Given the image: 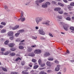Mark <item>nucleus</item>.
I'll use <instances>...</instances> for the list:
<instances>
[{
  "instance_id": "nucleus-64",
  "label": "nucleus",
  "mask_w": 74,
  "mask_h": 74,
  "mask_svg": "<svg viewBox=\"0 0 74 74\" xmlns=\"http://www.w3.org/2000/svg\"><path fill=\"white\" fill-rule=\"evenodd\" d=\"M62 73L60 72H59L57 74H61Z\"/></svg>"
},
{
  "instance_id": "nucleus-18",
  "label": "nucleus",
  "mask_w": 74,
  "mask_h": 74,
  "mask_svg": "<svg viewBox=\"0 0 74 74\" xmlns=\"http://www.w3.org/2000/svg\"><path fill=\"white\" fill-rule=\"evenodd\" d=\"M28 52H31V51H32L33 50V49L30 47H28Z\"/></svg>"
},
{
  "instance_id": "nucleus-13",
  "label": "nucleus",
  "mask_w": 74,
  "mask_h": 74,
  "mask_svg": "<svg viewBox=\"0 0 74 74\" xmlns=\"http://www.w3.org/2000/svg\"><path fill=\"white\" fill-rule=\"evenodd\" d=\"M28 71L27 70H26L25 71H23L22 72V73L23 74H28L29 72H27Z\"/></svg>"
},
{
  "instance_id": "nucleus-31",
  "label": "nucleus",
  "mask_w": 74,
  "mask_h": 74,
  "mask_svg": "<svg viewBox=\"0 0 74 74\" xmlns=\"http://www.w3.org/2000/svg\"><path fill=\"white\" fill-rule=\"evenodd\" d=\"M2 70H3L4 71H7V69L5 68H2Z\"/></svg>"
},
{
  "instance_id": "nucleus-58",
  "label": "nucleus",
  "mask_w": 74,
  "mask_h": 74,
  "mask_svg": "<svg viewBox=\"0 0 74 74\" xmlns=\"http://www.w3.org/2000/svg\"><path fill=\"white\" fill-rule=\"evenodd\" d=\"M63 1L64 2H65V3H67V1L66 0H63Z\"/></svg>"
},
{
  "instance_id": "nucleus-63",
  "label": "nucleus",
  "mask_w": 74,
  "mask_h": 74,
  "mask_svg": "<svg viewBox=\"0 0 74 74\" xmlns=\"http://www.w3.org/2000/svg\"><path fill=\"white\" fill-rule=\"evenodd\" d=\"M7 11H8V12H9V11H10V9H8L7 10H6Z\"/></svg>"
},
{
  "instance_id": "nucleus-37",
  "label": "nucleus",
  "mask_w": 74,
  "mask_h": 74,
  "mask_svg": "<svg viewBox=\"0 0 74 74\" xmlns=\"http://www.w3.org/2000/svg\"><path fill=\"white\" fill-rule=\"evenodd\" d=\"M4 8L5 9V10H7L8 9V7L7 5H5L4 7Z\"/></svg>"
},
{
  "instance_id": "nucleus-45",
  "label": "nucleus",
  "mask_w": 74,
  "mask_h": 74,
  "mask_svg": "<svg viewBox=\"0 0 74 74\" xmlns=\"http://www.w3.org/2000/svg\"><path fill=\"white\" fill-rule=\"evenodd\" d=\"M32 63H30L29 64V66H30V67H32Z\"/></svg>"
},
{
  "instance_id": "nucleus-22",
  "label": "nucleus",
  "mask_w": 74,
  "mask_h": 74,
  "mask_svg": "<svg viewBox=\"0 0 74 74\" xmlns=\"http://www.w3.org/2000/svg\"><path fill=\"white\" fill-rule=\"evenodd\" d=\"M21 22H23V21H25V20L26 19V18H25V17H22L21 18Z\"/></svg>"
},
{
  "instance_id": "nucleus-47",
  "label": "nucleus",
  "mask_w": 74,
  "mask_h": 74,
  "mask_svg": "<svg viewBox=\"0 0 74 74\" xmlns=\"http://www.w3.org/2000/svg\"><path fill=\"white\" fill-rule=\"evenodd\" d=\"M58 18V19H62V16H58L57 17Z\"/></svg>"
},
{
  "instance_id": "nucleus-43",
  "label": "nucleus",
  "mask_w": 74,
  "mask_h": 74,
  "mask_svg": "<svg viewBox=\"0 0 74 74\" xmlns=\"http://www.w3.org/2000/svg\"><path fill=\"white\" fill-rule=\"evenodd\" d=\"M41 40H45V38L43 37H40Z\"/></svg>"
},
{
  "instance_id": "nucleus-27",
  "label": "nucleus",
  "mask_w": 74,
  "mask_h": 74,
  "mask_svg": "<svg viewBox=\"0 0 74 74\" xmlns=\"http://www.w3.org/2000/svg\"><path fill=\"white\" fill-rule=\"evenodd\" d=\"M12 56H15V53H12L10 54Z\"/></svg>"
},
{
  "instance_id": "nucleus-8",
  "label": "nucleus",
  "mask_w": 74,
  "mask_h": 74,
  "mask_svg": "<svg viewBox=\"0 0 74 74\" xmlns=\"http://www.w3.org/2000/svg\"><path fill=\"white\" fill-rule=\"evenodd\" d=\"M49 22H50V21H45L43 22L42 23L44 25H49Z\"/></svg>"
},
{
  "instance_id": "nucleus-59",
  "label": "nucleus",
  "mask_w": 74,
  "mask_h": 74,
  "mask_svg": "<svg viewBox=\"0 0 74 74\" xmlns=\"http://www.w3.org/2000/svg\"><path fill=\"white\" fill-rule=\"evenodd\" d=\"M14 74H19V73L18 72H14Z\"/></svg>"
},
{
  "instance_id": "nucleus-41",
  "label": "nucleus",
  "mask_w": 74,
  "mask_h": 74,
  "mask_svg": "<svg viewBox=\"0 0 74 74\" xmlns=\"http://www.w3.org/2000/svg\"><path fill=\"white\" fill-rule=\"evenodd\" d=\"M38 62L39 64H41V59H39V60L38 61Z\"/></svg>"
},
{
  "instance_id": "nucleus-60",
  "label": "nucleus",
  "mask_w": 74,
  "mask_h": 74,
  "mask_svg": "<svg viewBox=\"0 0 74 74\" xmlns=\"http://www.w3.org/2000/svg\"><path fill=\"white\" fill-rule=\"evenodd\" d=\"M68 14L66 13H65L64 14V15H67Z\"/></svg>"
},
{
  "instance_id": "nucleus-9",
  "label": "nucleus",
  "mask_w": 74,
  "mask_h": 74,
  "mask_svg": "<svg viewBox=\"0 0 74 74\" xmlns=\"http://www.w3.org/2000/svg\"><path fill=\"white\" fill-rule=\"evenodd\" d=\"M14 34V33L12 31H10L8 33V36H12Z\"/></svg>"
},
{
  "instance_id": "nucleus-20",
  "label": "nucleus",
  "mask_w": 74,
  "mask_h": 74,
  "mask_svg": "<svg viewBox=\"0 0 74 74\" xmlns=\"http://www.w3.org/2000/svg\"><path fill=\"white\" fill-rule=\"evenodd\" d=\"M19 34H20V33L18 32V33H16L15 35V37H18L19 36Z\"/></svg>"
},
{
  "instance_id": "nucleus-44",
  "label": "nucleus",
  "mask_w": 74,
  "mask_h": 74,
  "mask_svg": "<svg viewBox=\"0 0 74 74\" xmlns=\"http://www.w3.org/2000/svg\"><path fill=\"white\" fill-rule=\"evenodd\" d=\"M37 47V46L36 45H32L31 46V47L32 48H36V47Z\"/></svg>"
},
{
  "instance_id": "nucleus-15",
  "label": "nucleus",
  "mask_w": 74,
  "mask_h": 74,
  "mask_svg": "<svg viewBox=\"0 0 74 74\" xmlns=\"http://www.w3.org/2000/svg\"><path fill=\"white\" fill-rule=\"evenodd\" d=\"M50 55V53H49L48 52H47L45 53L44 54V56L45 57H46V56H49V55Z\"/></svg>"
},
{
  "instance_id": "nucleus-54",
  "label": "nucleus",
  "mask_w": 74,
  "mask_h": 74,
  "mask_svg": "<svg viewBox=\"0 0 74 74\" xmlns=\"http://www.w3.org/2000/svg\"><path fill=\"white\" fill-rule=\"evenodd\" d=\"M45 65V64H43L41 65V67H44Z\"/></svg>"
},
{
  "instance_id": "nucleus-19",
  "label": "nucleus",
  "mask_w": 74,
  "mask_h": 74,
  "mask_svg": "<svg viewBox=\"0 0 74 74\" xmlns=\"http://www.w3.org/2000/svg\"><path fill=\"white\" fill-rule=\"evenodd\" d=\"M29 56H33V57L34 56H35V55L34 54V53H29Z\"/></svg>"
},
{
  "instance_id": "nucleus-24",
  "label": "nucleus",
  "mask_w": 74,
  "mask_h": 74,
  "mask_svg": "<svg viewBox=\"0 0 74 74\" xmlns=\"http://www.w3.org/2000/svg\"><path fill=\"white\" fill-rule=\"evenodd\" d=\"M5 32H6V30L5 29H2V30L1 31V32L2 33H5Z\"/></svg>"
},
{
  "instance_id": "nucleus-40",
  "label": "nucleus",
  "mask_w": 74,
  "mask_h": 74,
  "mask_svg": "<svg viewBox=\"0 0 74 74\" xmlns=\"http://www.w3.org/2000/svg\"><path fill=\"white\" fill-rule=\"evenodd\" d=\"M1 25H6V23L4 22H2L1 23Z\"/></svg>"
},
{
  "instance_id": "nucleus-33",
  "label": "nucleus",
  "mask_w": 74,
  "mask_h": 74,
  "mask_svg": "<svg viewBox=\"0 0 74 74\" xmlns=\"http://www.w3.org/2000/svg\"><path fill=\"white\" fill-rule=\"evenodd\" d=\"M25 64V61H23L21 63V64L22 66H24Z\"/></svg>"
},
{
  "instance_id": "nucleus-36",
  "label": "nucleus",
  "mask_w": 74,
  "mask_h": 74,
  "mask_svg": "<svg viewBox=\"0 0 74 74\" xmlns=\"http://www.w3.org/2000/svg\"><path fill=\"white\" fill-rule=\"evenodd\" d=\"M71 30H72L73 31H74V27H70Z\"/></svg>"
},
{
  "instance_id": "nucleus-53",
  "label": "nucleus",
  "mask_w": 74,
  "mask_h": 74,
  "mask_svg": "<svg viewBox=\"0 0 74 74\" xmlns=\"http://www.w3.org/2000/svg\"><path fill=\"white\" fill-rule=\"evenodd\" d=\"M66 71V68H65L64 69V72H65Z\"/></svg>"
},
{
  "instance_id": "nucleus-3",
  "label": "nucleus",
  "mask_w": 74,
  "mask_h": 74,
  "mask_svg": "<svg viewBox=\"0 0 74 74\" xmlns=\"http://www.w3.org/2000/svg\"><path fill=\"white\" fill-rule=\"evenodd\" d=\"M70 5H68V8L70 10V11H71V10H73V6H74V2H71L70 4Z\"/></svg>"
},
{
  "instance_id": "nucleus-21",
  "label": "nucleus",
  "mask_w": 74,
  "mask_h": 74,
  "mask_svg": "<svg viewBox=\"0 0 74 74\" xmlns=\"http://www.w3.org/2000/svg\"><path fill=\"white\" fill-rule=\"evenodd\" d=\"M25 32V30L23 29H21L20 30H19L18 31V32L19 33H20H20H23Z\"/></svg>"
},
{
  "instance_id": "nucleus-1",
  "label": "nucleus",
  "mask_w": 74,
  "mask_h": 74,
  "mask_svg": "<svg viewBox=\"0 0 74 74\" xmlns=\"http://www.w3.org/2000/svg\"><path fill=\"white\" fill-rule=\"evenodd\" d=\"M60 24L61 25H62L64 30L66 31H67V30H68V29L69 27V25L66 24H64V23L62 22H60Z\"/></svg>"
},
{
  "instance_id": "nucleus-39",
  "label": "nucleus",
  "mask_w": 74,
  "mask_h": 74,
  "mask_svg": "<svg viewBox=\"0 0 74 74\" xmlns=\"http://www.w3.org/2000/svg\"><path fill=\"white\" fill-rule=\"evenodd\" d=\"M66 20H67L68 21H70V20H71V18H70L68 17H67L66 18Z\"/></svg>"
},
{
  "instance_id": "nucleus-35",
  "label": "nucleus",
  "mask_w": 74,
  "mask_h": 74,
  "mask_svg": "<svg viewBox=\"0 0 74 74\" xmlns=\"http://www.w3.org/2000/svg\"><path fill=\"white\" fill-rule=\"evenodd\" d=\"M45 3L47 5H50V4H51V3H50V2H46Z\"/></svg>"
},
{
  "instance_id": "nucleus-50",
  "label": "nucleus",
  "mask_w": 74,
  "mask_h": 74,
  "mask_svg": "<svg viewBox=\"0 0 74 74\" xmlns=\"http://www.w3.org/2000/svg\"><path fill=\"white\" fill-rule=\"evenodd\" d=\"M44 72L43 71H42L39 73V74H43Z\"/></svg>"
},
{
  "instance_id": "nucleus-55",
  "label": "nucleus",
  "mask_w": 74,
  "mask_h": 74,
  "mask_svg": "<svg viewBox=\"0 0 74 74\" xmlns=\"http://www.w3.org/2000/svg\"><path fill=\"white\" fill-rule=\"evenodd\" d=\"M45 68H40L39 69V70H43L45 69Z\"/></svg>"
},
{
  "instance_id": "nucleus-6",
  "label": "nucleus",
  "mask_w": 74,
  "mask_h": 74,
  "mask_svg": "<svg viewBox=\"0 0 74 74\" xmlns=\"http://www.w3.org/2000/svg\"><path fill=\"white\" fill-rule=\"evenodd\" d=\"M39 33L41 35H45V32H44L43 29H39Z\"/></svg>"
},
{
  "instance_id": "nucleus-38",
  "label": "nucleus",
  "mask_w": 74,
  "mask_h": 74,
  "mask_svg": "<svg viewBox=\"0 0 74 74\" xmlns=\"http://www.w3.org/2000/svg\"><path fill=\"white\" fill-rule=\"evenodd\" d=\"M23 14H24V13L23 11H21V17H22L23 16Z\"/></svg>"
},
{
  "instance_id": "nucleus-32",
  "label": "nucleus",
  "mask_w": 74,
  "mask_h": 74,
  "mask_svg": "<svg viewBox=\"0 0 74 74\" xmlns=\"http://www.w3.org/2000/svg\"><path fill=\"white\" fill-rule=\"evenodd\" d=\"M38 67V66L37 65H35L34 67V69H37Z\"/></svg>"
},
{
  "instance_id": "nucleus-23",
  "label": "nucleus",
  "mask_w": 74,
  "mask_h": 74,
  "mask_svg": "<svg viewBox=\"0 0 74 74\" xmlns=\"http://www.w3.org/2000/svg\"><path fill=\"white\" fill-rule=\"evenodd\" d=\"M48 60H49V61H52L53 60V58H48Z\"/></svg>"
},
{
  "instance_id": "nucleus-30",
  "label": "nucleus",
  "mask_w": 74,
  "mask_h": 74,
  "mask_svg": "<svg viewBox=\"0 0 74 74\" xmlns=\"http://www.w3.org/2000/svg\"><path fill=\"white\" fill-rule=\"evenodd\" d=\"M8 42H9V41L8 40H6L5 42V45H7L8 44Z\"/></svg>"
},
{
  "instance_id": "nucleus-46",
  "label": "nucleus",
  "mask_w": 74,
  "mask_h": 74,
  "mask_svg": "<svg viewBox=\"0 0 74 74\" xmlns=\"http://www.w3.org/2000/svg\"><path fill=\"white\" fill-rule=\"evenodd\" d=\"M54 62L55 63H57V64H58L59 63V62L57 60H56Z\"/></svg>"
},
{
  "instance_id": "nucleus-28",
  "label": "nucleus",
  "mask_w": 74,
  "mask_h": 74,
  "mask_svg": "<svg viewBox=\"0 0 74 74\" xmlns=\"http://www.w3.org/2000/svg\"><path fill=\"white\" fill-rule=\"evenodd\" d=\"M10 40H13L14 39V36H13V35L10 36Z\"/></svg>"
},
{
  "instance_id": "nucleus-17",
  "label": "nucleus",
  "mask_w": 74,
  "mask_h": 74,
  "mask_svg": "<svg viewBox=\"0 0 74 74\" xmlns=\"http://www.w3.org/2000/svg\"><path fill=\"white\" fill-rule=\"evenodd\" d=\"M61 10V8H57L54 9V11H60Z\"/></svg>"
},
{
  "instance_id": "nucleus-5",
  "label": "nucleus",
  "mask_w": 74,
  "mask_h": 74,
  "mask_svg": "<svg viewBox=\"0 0 74 74\" xmlns=\"http://www.w3.org/2000/svg\"><path fill=\"white\" fill-rule=\"evenodd\" d=\"M34 53H37V54H40L41 53V51L39 49L35 50L34 51Z\"/></svg>"
},
{
  "instance_id": "nucleus-42",
  "label": "nucleus",
  "mask_w": 74,
  "mask_h": 74,
  "mask_svg": "<svg viewBox=\"0 0 74 74\" xmlns=\"http://www.w3.org/2000/svg\"><path fill=\"white\" fill-rule=\"evenodd\" d=\"M32 61L33 62H34V63H35V62H36V60L34 59H33L32 60Z\"/></svg>"
},
{
  "instance_id": "nucleus-26",
  "label": "nucleus",
  "mask_w": 74,
  "mask_h": 74,
  "mask_svg": "<svg viewBox=\"0 0 74 74\" xmlns=\"http://www.w3.org/2000/svg\"><path fill=\"white\" fill-rule=\"evenodd\" d=\"M26 1H28L27 3H25V5H27L29 4V3L30 2V0H26Z\"/></svg>"
},
{
  "instance_id": "nucleus-29",
  "label": "nucleus",
  "mask_w": 74,
  "mask_h": 74,
  "mask_svg": "<svg viewBox=\"0 0 74 74\" xmlns=\"http://www.w3.org/2000/svg\"><path fill=\"white\" fill-rule=\"evenodd\" d=\"M58 13L61 14H62L63 13V10H60L58 12Z\"/></svg>"
},
{
  "instance_id": "nucleus-12",
  "label": "nucleus",
  "mask_w": 74,
  "mask_h": 74,
  "mask_svg": "<svg viewBox=\"0 0 74 74\" xmlns=\"http://www.w3.org/2000/svg\"><path fill=\"white\" fill-rule=\"evenodd\" d=\"M46 64L48 66H49V67H51V66H52V64L51 63V62H49V61H47L46 63Z\"/></svg>"
},
{
  "instance_id": "nucleus-57",
  "label": "nucleus",
  "mask_w": 74,
  "mask_h": 74,
  "mask_svg": "<svg viewBox=\"0 0 74 74\" xmlns=\"http://www.w3.org/2000/svg\"><path fill=\"white\" fill-rule=\"evenodd\" d=\"M66 52L67 53H70V52L68 50H67Z\"/></svg>"
},
{
  "instance_id": "nucleus-48",
  "label": "nucleus",
  "mask_w": 74,
  "mask_h": 74,
  "mask_svg": "<svg viewBox=\"0 0 74 74\" xmlns=\"http://www.w3.org/2000/svg\"><path fill=\"white\" fill-rule=\"evenodd\" d=\"M49 34L50 36L51 37H53V35H52V34H51V33H49Z\"/></svg>"
},
{
  "instance_id": "nucleus-10",
  "label": "nucleus",
  "mask_w": 74,
  "mask_h": 74,
  "mask_svg": "<svg viewBox=\"0 0 74 74\" xmlns=\"http://www.w3.org/2000/svg\"><path fill=\"white\" fill-rule=\"evenodd\" d=\"M10 51H6L5 53H4V52H2V55H7L8 54H9L10 53Z\"/></svg>"
},
{
  "instance_id": "nucleus-2",
  "label": "nucleus",
  "mask_w": 74,
  "mask_h": 74,
  "mask_svg": "<svg viewBox=\"0 0 74 74\" xmlns=\"http://www.w3.org/2000/svg\"><path fill=\"white\" fill-rule=\"evenodd\" d=\"M35 21L37 25H38L39 22H40L42 21V17H37Z\"/></svg>"
},
{
  "instance_id": "nucleus-49",
  "label": "nucleus",
  "mask_w": 74,
  "mask_h": 74,
  "mask_svg": "<svg viewBox=\"0 0 74 74\" xmlns=\"http://www.w3.org/2000/svg\"><path fill=\"white\" fill-rule=\"evenodd\" d=\"M5 50V49L4 48H2L1 49V51H2L3 52H4V51Z\"/></svg>"
},
{
  "instance_id": "nucleus-34",
  "label": "nucleus",
  "mask_w": 74,
  "mask_h": 74,
  "mask_svg": "<svg viewBox=\"0 0 74 74\" xmlns=\"http://www.w3.org/2000/svg\"><path fill=\"white\" fill-rule=\"evenodd\" d=\"M19 48L20 49H23V48H24V47H23L22 46H19Z\"/></svg>"
},
{
  "instance_id": "nucleus-11",
  "label": "nucleus",
  "mask_w": 74,
  "mask_h": 74,
  "mask_svg": "<svg viewBox=\"0 0 74 74\" xmlns=\"http://www.w3.org/2000/svg\"><path fill=\"white\" fill-rule=\"evenodd\" d=\"M19 27V25H17L15 26L14 27L12 28V30H16V29H17Z\"/></svg>"
},
{
  "instance_id": "nucleus-52",
  "label": "nucleus",
  "mask_w": 74,
  "mask_h": 74,
  "mask_svg": "<svg viewBox=\"0 0 74 74\" xmlns=\"http://www.w3.org/2000/svg\"><path fill=\"white\" fill-rule=\"evenodd\" d=\"M37 37L36 36L35 37H33L32 38H33V39H35V40H36V39H37Z\"/></svg>"
},
{
  "instance_id": "nucleus-7",
  "label": "nucleus",
  "mask_w": 74,
  "mask_h": 74,
  "mask_svg": "<svg viewBox=\"0 0 74 74\" xmlns=\"http://www.w3.org/2000/svg\"><path fill=\"white\" fill-rule=\"evenodd\" d=\"M60 65H57V67L55 69V71H58L60 70Z\"/></svg>"
},
{
  "instance_id": "nucleus-25",
  "label": "nucleus",
  "mask_w": 74,
  "mask_h": 74,
  "mask_svg": "<svg viewBox=\"0 0 74 74\" xmlns=\"http://www.w3.org/2000/svg\"><path fill=\"white\" fill-rule=\"evenodd\" d=\"M58 4L59 5H61V6H62V7H63L64 6V5L60 3H58Z\"/></svg>"
},
{
  "instance_id": "nucleus-16",
  "label": "nucleus",
  "mask_w": 74,
  "mask_h": 74,
  "mask_svg": "<svg viewBox=\"0 0 74 74\" xmlns=\"http://www.w3.org/2000/svg\"><path fill=\"white\" fill-rule=\"evenodd\" d=\"M42 7L43 8H47L48 7L46 3L42 5Z\"/></svg>"
},
{
  "instance_id": "nucleus-61",
  "label": "nucleus",
  "mask_w": 74,
  "mask_h": 74,
  "mask_svg": "<svg viewBox=\"0 0 74 74\" xmlns=\"http://www.w3.org/2000/svg\"><path fill=\"white\" fill-rule=\"evenodd\" d=\"M52 3H53V4H56V2L55 1H52Z\"/></svg>"
},
{
  "instance_id": "nucleus-56",
  "label": "nucleus",
  "mask_w": 74,
  "mask_h": 74,
  "mask_svg": "<svg viewBox=\"0 0 74 74\" xmlns=\"http://www.w3.org/2000/svg\"><path fill=\"white\" fill-rule=\"evenodd\" d=\"M51 70H48V71H47V73H51Z\"/></svg>"
},
{
  "instance_id": "nucleus-4",
  "label": "nucleus",
  "mask_w": 74,
  "mask_h": 74,
  "mask_svg": "<svg viewBox=\"0 0 74 74\" xmlns=\"http://www.w3.org/2000/svg\"><path fill=\"white\" fill-rule=\"evenodd\" d=\"M43 1H44V0H37L35 1V4H36L38 6H40L39 5V3H42L43 2Z\"/></svg>"
},
{
  "instance_id": "nucleus-62",
  "label": "nucleus",
  "mask_w": 74,
  "mask_h": 74,
  "mask_svg": "<svg viewBox=\"0 0 74 74\" xmlns=\"http://www.w3.org/2000/svg\"><path fill=\"white\" fill-rule=\"evenodd\" d=\"M18 60H19L18 58H17L16 59V60H15V61H16V62H17V61H18Z\"/></svg>"
},
{
  "instance_id": "nucleus-51",
  "label": "nucleus",
  "mask_w": 74,
  "mask_h": 74,
  "mask_svg": "<svg viewBox=\"0 0 74 74\" xmlns=\"http://www.w3.org/2000/svg\"><path fill=\"white\" fill-rule=\"evenodd\" d=\"M10 50L12 51H15V49L12 48V49H11Z\"/></svg>"
},
{
  "instance_id": "nucleus-14",
  "label": "nucleus",
  "mask_w": 74,
  "mask_h": 74,
  "mask_svg": "<svg viewBox=\"0 0 74 74\" xmlns=\"http://www.w3.org/2000/svg\"><path fill=\"white\" fill-rule=\"evenodd\" d=\"M8 45L9 47H13L15 45L14 43H10Z\"/></svg>"
}]
</instances>
